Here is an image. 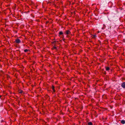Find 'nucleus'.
<instances>
[{"instance_id": "5", "label": "nucleus", "mask_w": 125, "mask_h": 125, "mask_svg": "<svg viewBox=\"0 0 125 125\" xmlns=\"http://www.w3.org/2000/svg\"><path fill=\"white\" fill-rule=\"evenodd\" d=\"M121 123L122 124H124L125 123V121L123 120L121 121Z\"/></svg>"}, {"instance_id": "2", "label": "nucleus", "mask_w": 125, "mask_h": 125, "mask_svg": "<svg viewBox=\"0 0 125 125\" xmlns=\"http://www.w3.org/2000/svg\"><path fill=\"white\" fill-rule=\"evenodd\" d=\"M21 42V41L19 39H17L15 40V42L17 43H19Z\"/></svg>"}, {"instance_id": "3", "label": "nucleus", "mask_w": 125, "mask_h": 125, "mask_svg": "<svg viewBox=\"0 0 125 125\" xmlns=\"http://www.w3.org/2000/svg\"><path fill=\"white\" fill-rule=\"evenodd\" d=\"M122 87L124 88H125V82H123L121 85Z\"/></svg>"}, {"instance_id": "13", "label": "nucleus", "mask_w": 125, "mask_h": 125, "mask_svg": "<svg viewBox=\"0 0 125 125\" xmlns=\"http://www.w3.org/2000/svg\"><path fill=\"white\" fill-rule=\"evenodd\" d=\"M67 37H68V35H67Z\"/></svg>"}, {"instance_id": "4", "label": "nucleus", "mask_w": 125, "mask_h": 125, "mask_svg": "<svg viewBox=\"0 0 125 125\" xmlns=\"http://www.w3.org/2000/svg\"><path fill=\"white\" fill-rule=\"evenodd\" d=\"M52 88L53 91V92H55V90L54 89V87L52 85Z\"/></svg>"}, {"instance_id": "10", "label": "nucleus", "mask_w": 125, "mask_h": 125, "mask_svg": "<svg viewBox=\"0 0 125 125\" xmlns=\"http://www.w3.org/2000/svg\"><path fill=\"white\" fill-rule=\"evenodd\" d=\"M28 51V50L27 49H25L24 50V52H27V51Z\"/></svg>"}, {"instance_id": "11", "label": "nucleus", "mask_w": 125, "mask_h": 125, "mask_svg": "<svg viewBox=\"0 0 125 125\" xmlns=\"http://www.w3.org/2000/svg\"><path fill=\"white\" fill-rule=\"evenodd\" d=\"M54 48H56V47H54Z\"/></svg>"}, {"instance_id": "6", "label": "nucleus", "mask_w": 125, "mask_h": 125, "mask_svg": "<svg viewBox=\"0 0 125 125\" xmlns=\"http://www.w3.org/2000/svg\"><path fill=\"white\" fill-rule=\"evenodd\" d=\"M106 69V71H108L110 70V68L108 67H105Z\"/></svg>"}, {"instance_id": "1", "label": "nucleus", "mask_w": 125, "mask_h": 125, "mask_svg": "<svg viewBox=\"0 0 125 125\" xmlns=\"http://www.w3.org/2000/svg\"><path fill=\"white\" fill-rule=\"evenodd\" d=\"M65 34L67 35L70 34H71V32L69 30L66 31L64 32Z\"/></svg>"}, {"instance_id": "8", "label": "nucleus", "mask_w": 125, "mask_h": 125, "mask_svg": "<svg viewBox=\"0 0 125 125\" xmlns=\"http://www.w3.org/2000/svg\"><path fill=\"white\" fill-rule=\"evenodd\" d=\"M88 125H92V123L91 122H89L88 123Z\"/></svg>"}, {"instance_id": "9", "label": "nucleus", "mask_w": 125, "mask_h": 125, "mask_svg": "<svg viewBox=\"0 0 125 125\" xmlns=\"http://www.w3.org/2000/svg\"><path fill=\"white\" fill-rule=\"evenodd\" d=\"M63 34V32L62 31H60L59 32V35H62Z\"/></svg>"}, {"instance_id": "12", "label": "nucleus", "mask_w": 125, "mask_h": 125, "mask_svg": "<svg viewBox=\"0 0 125 125\" xmlns=\"http://www.w3.org/2000/svg\"><path fill=\"white\" fill-rule=\"evenodd\" d=\"M104 26H105V25L104 24Z\"/></svg>"}, {"instance_id": "7", "label": "nucleus", "mask_w": 125, "mask_h": 125, "mask_svg": "<svg viewBox=\"0 0 125 125\" xmlns=\"http://www.w3.org/2000/svg\"><path fill=\"white\" fill-rule=\"evenodd\" d=\"M96 37V36L95 35H93L92 36V38H95Z\"/></svg>"}]
</instances>
